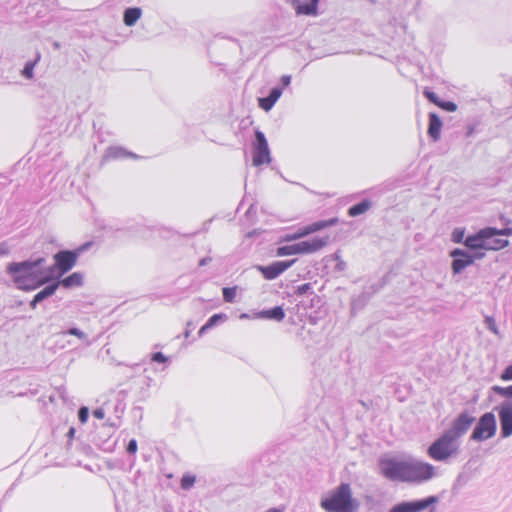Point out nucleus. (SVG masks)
<instances>
[{"label":"nucleus","mask_w":512,"mask_h":512,"mask_svg":"<svg viewBox=\"0 0 512 512\" xmlns=\"http://www.w3.org/2000/svg\"><path fill=\"white\" fill-rule=\"evenodd\" d=\"M237 295V286L224 287L222 289V296L225 302L234 303Z\"/></svg>","instance_id":"obj_31"},{"label":"nucleus","mask_w":512,"mask_h":512,"mask_svg":"<svg viewBox=\"0 0 512 512\" xmlns=\"http://www.w3.org/2000/svg\"><path fill=\"white\" fill-rule=\"evenodd\" d=\"M92 415L97 419H103L105 417V409L99 407L93 410Z\"/></svg>","instance_id":"obj_47"},{"label":"nucleus","mask_w":512,"mask_h":512,"mask_svg":"<svg viewBox=\"0 0 512 512\" xmlns=\"http://www.w3.org/2000/svg\"><path fill=\"white\" fill-rule=\"evenodd\" d=\"M436 475L435 467L423 461H407L406 482L423 483Z\"/></svg>","instance_id":"obj_8"},{"label":"nucleus","mask_w":512,"mask_h":512,"mask_svg":"<svg viewBox=\"0 0 512 512\" xmlns=\"http://www.w3.org/2000/svg\"><path fill=\"white\" fill-rule=\"evenodd\" d=\"M276 103L272 101L268 96L261 97L258 99V105L261 109L268 112L270 111Z\"/></svg>","instance_id":"obj_37"},{"label":"nucleus","mask_w":512,"mask_h":512,"mask_svg":"<svg viewBox=\"0 0 512 512\" xmlns=\"http://www.w3.org/2000/svg\"><path fill=\"white\" fill-rule=\"evenodd\" d=\"M142 10L139 7H128L123 12V22L126 26L132 27L140 19Z\"/></svg>","instance_id":"obj_24"},{"label":"nucleus","mask_w":512,"mask_h":512,"mask_svg":"<svg viewBox=\"0 0 512 512\" xmlns=\"http://www.w3.org/2000/svg\"><path fill=\"white\" fill-rule=\"evenodd\" d=\"M89 418V409L86 406H82L78 410V419L79 421L84 424L87 422Z\"/></svg>","instance_id":"obj_43"},{"label":"nucleus","mask_w":512,"mask_h":512,"mask_svg":"<svg viewBox=\"0 0 512 512\" xmlns=\"http://www.w3.org/2000/svg\"><path fill=\"white\" fill-rule=\"evenodd\" d=\"M127 158L140 159L141 157L134 152L128 151L122 146H109L103 155L102 161L123 160Z\"/></svg>","instance_id":"obj_19"},{"label":"nucleus","mask_w":512,"mask_h":512,"mask_svg":"<svg viewBox=\"0 0 512 512\" xmlns=\"http://www.w3.org/2000/svg\"><path fill=\"white\" fill-rule=\"evenodd\" d=\"M423 95L425 96V98H426L429 102H431V103H433V104H435V105H438V103H439V102H440V100H441V99L438 97V95H437L434 91L430 90L429 88H425V89H424V91H423Z\"/></svg>","instance_id":"obj_38"},{"label":"nucleus","mask_w":512,"mask_h":512,"mask_svg":"<svg viewBox=\"0 0 512 512\" xmlns=\"http://www.w3.org/2000/svg\"><path fill=\"white\" fill-rule=\"evenodd\" d=\"M92 246L93 242L88 241L75 249H63L55 253L53 256L54 264L49 267H45L46 274H49L50 276V282L69 272L76 265L80 255L88 251Z\"/></svg>","instance_id":"obj_3"},{"label":"nucleus","mask_w":512,"mask_h":512,"mask_svg":"<svg viewBox=\"0 0 512 512\" xmlns=\"http://www.w3.org/2000/svg\"><path fill=\"white\" fill-rule=\"evenodd\" d=\"M211 328L205 323L198 331V336L202 337L207 331H209Z\"/></svg>","instance_id":"obj_51"},{"label":"nucleus","mask_w":512,"mask_h":512,"mask_svg":"<svg viewBox=\"0 0 512 512\" xmlns=\"http://www.w3.org/2000/svg\"><path fill=\"white\" fill-rule=\"evenodd\" d=\"M39 303H41L40 300H37V298L34 296L33 299L30 301V307L32 309H35Z\"/></svg>","instance_id":"obj_53"},{"label":"nucleus","mask_w":512,"mask_h":512,"mask_svg":"<svg viewBox=\"0 0 512 512\" xmlns=\"http://www.w3.org/2000/svg\"><path fill=\"white\" fill-rule=\"evenodd\" d=\"M61 334L63 336H69L76 340L77 345H83L89 347L93 344V339L90 338L89 334L80 329L75 325L65 324L61 327Z\"/></svg>","instance_id":"obj_17"},{"label":"nucleus","mask_w":512,"mask_h":512,"mask_svg":"<svg viewBox=\"0 0 512 512\" xmlns=\"http://www.w3.org/2000/svg\"><path fill=\"white\" fill-rule=\"evenodd\" d=\"M370 295L367 296V298L369 297ZM363 297L366 298V292H363Z\"/></svg>","instance_id":"obj_61"},{"label":"nucleus","mask_w":512,"mask_h":512,"mask_svg":"<svg viewBox=\"0 0 512 512\" xmlns=\"http://www.w3.org/2000/svg\"><path fill=\"white\" fill-rule=\"evenodd\" d=\"M338 223V218L333 217L328 220H319L315 221L309 225L303 226L298 228L296 231L297 236H299V239L306 237L310 234H313L315 232L321 231L327 227L334 226Z\"/></svg>","instance_id":"obj_18"},{"label":"nucleus","mask_w":512,"mask_h":512,"mask_svg":"<svg viewBox=\"0 0 512 512\" xmlns=\"http://www.w3.org/2000/svg\"><path fill=\"white\" fill-rule=\"evenodd\" d=\"M465 229L464 228H455L451 234V240L454 243H463L465 240Z\"/></svg>","instance_id":"obj_36"},{"label":"nucleus","mask_w":512,"mask_h":512,"mask_svg":"<svg viewBox=\"0 0 512 512\" xmlns=\"http://www.w3.org/2000/svg\"><path fill=\"white\" fill-rule=\"evenodd\" d=\"M271 160L270 149L266 136L262 131L257 129L255 131L253 141V165L259 167L264 164H269Z\"/></svg>","instance_id":"obj_10"},{"label":"nucleus","mask_w":512,"mask_h":512,"mask_svg":"<svg viewBox=\"0 0 512 512\" xmlns=\"http://www.w3.org/2000/svg\"><path fill=\"white\" fill-rule=\"evenodd\" d=\"M275 254L278 257L298 255L296 243L278 246Z\"/></svg>","instance_id":"obj_30"},{"label":"nucleus","mask_w":512,"mask_h":512,"mask_svg":"<svg viewBox=\"0 0 512 512\" xmlns=\"http://www.w3.org/2000/svg\"><path fill=\"white\" fill-rule=\"evenodd\" d=\"M381 286H371V288L373 289L372 293L378 291V289L380 288Z\"/></svg>","instance_id":"obj_60"},{"label":"nucleus","mask_w":512,"mask_h":512,"mask_svg":"<svg viewBox=\"0 0 512 512\" xmlns=\"http://www.w3.org/2000/svg\"><path fill=\"white\" fill-rule=\"evenodd\" d=\"M490 391L505 400L494 407L500 422V436L509 438L512 436V385L503 387L493 385Z\"/></svg>","instance_id":"obj_4"},{"label":"nucleus","mask_w":512,"mask_h":512,"mask_svg":"<svg viewBox=\"0 0 512 512\" xmlns=\"http://www.w3.org/2000/svg\"><path fill=\"white\" fill-rule=\"evenodd\" d=\"M138 449V444L135 439H131L127 446H126V452L130 455H135Z\"/></svg>","instance_id":"obj_45"},{"label":"nucleus","mask_w":512,"mask_h":512,"mask_svg":"<svg viewBox=\"0 0 512 512\" xmlns=\"http://www.w3.org/2000/svg\"><path fill=\"white\" fill-rule=\"evenodd\" d=\"M196 482V477L192 474H184L181 478V488L184 490L191 489Z\"/></svg>","instance_id":"obj_34"},{"label":"nucleus","mask_w":512,"mask_h":512,"mask_svg":"<svg viewBox=\"0 0 512 512\" xmlns=\"http://www.w3.org/2000/svg\"><path fill=\"white\" fill-rule=\"evenodd\" d=\"M428 120L427 134L434 142H436L440 139L441 129L443 126L442 121L434 112L429 113Z\"/></svg>","instance_id":"obj_23"},{"label":"nucleus","mask_w":512,"mask_h":512,"mask_svg":"<svg viewBox=\"0 0 512 512\" xmlns=\"http://www.w3.org/2000/svg\"><path fill=\"white\" fill-rule=\"evenodd\" d=\"M10 252V249L6 243H0V256L8 255Z\"/></svg>","instance_id":"obj_49"},{"label":"nucleus","mask_w":512,"mask_h":512,"mask_svg":"<svg viewBox=\"0 0 512 512\" xmlns=\"http://www.w3.org/2000/svg\"><path fill=\"white\" fill-rule=\"evenodd\" d=\"M56 337H58L56 344L60 349H65L72 346H78L75 339L69 337V336H63L61 334V329L59 331H56L54 333Z\"/></svg>","instance_id":"obj_29"},{"label":"nucleus","mask_w":512,"mask_h":512,"mask_svg":"<svg viewBox=\"0 0 512 512\" xmlns=\"http://www.w3.org/2000/svg\"><path fill=\"white\" fill-rule=\"evenodd\" d=\"M320 0H290L296 14L316 16Z\"/></svg>","instance_id":"obj_20"},{"label":"nucleus","mask_w":512,"mask_h":512,"mask_svg":"<svg viewBox=\"0 0 512 512\" xmlns=\"http://www.w3.org/2000/svg\"><path fill=\"white\" fill-rule=\"evenodd\" d=\"M190 333H191V330L190 329H186V331H185V338H188Z\"/></svg>","instance_id":"obj_59"},{"label":"nucleus","mask_w":512,"mask_h":512,"mask_svg":"<svg viewBox=\"0 0 512 512\" xmlns=\"http://www.w3.org/2000/svg\"><path fill=\"white\" fill-rule=\"evenodd\" d=\"M493 231L492 235L489 236V239L485 240V250H500L509 245V241L507 239L499 238V236H510L512 235V228L505 227L502 229H497L495 227H491Z\"/></svg>","instance_id":"obj_15"},{"label":"nucleus","mask_w":512,"mask_h":512,"mask_svg":"<svg viewBox=\"0 0 512 512\" xmlns=\"http://www.w3.org/2000/svg\"><path fill=\"white\" fill-rule=\"evenodd\" d=\"M297 259L274 261L269 265H258L257 270L266 280H274L296 263Z\"/></svg>","instance_id":"obj_13"},{"label":"nucleus","mask_w":512,"mask_h":512,"mask_svg":"<svg viewBox=\"0 0 512 512\" xmlns=\"http://www.w3.org/2000/svg\"><path fill=\"white\" fill-rule=\"evenodd\" d=\"M460 442L453 440L444 431L428 447L427 455L434 461L447 462L459 453Z\"/></svg>","instance_id":"obj_5"},{"label":"nucleus","mask_w":512,"mask_h":512,"mask_svg":"<svg viewBox=\"0 0 512 512\" xmlns=\"http://www.w3.org/2000/svg\"><path fill=\"white\" fill-rule=\"evenodd\" d=\"M46 284L47 285L42 290H40L34 295L37 298V300H40V302H43L45 299L54 295L58 289V284H56L53 281L48 282Z\"/></svg>","instance_id":"obj_28"},{"label":"nucleus","mask_w":512,"mask_h":512,"mask_svg":"<svg viewBox=\"0 0 512 512\" xmlns=\"http://www.w3.org/2000/svg\"><path fill=\"white\" fill-rule=\"evenodd\" d=\"M253 318L280 322L285 318V311L282 306H274L272 308L264 309L255 313Z\"/></svg>","instance_id":"obj_22"},{"label":"nucleus","mask_w":512,"mask_h":512,"mask_svg":"<svg viewBox=\"0 0 512 512\" xmlns=\"http://www.w3.org/2000/svg\"><path fill=\"white\" fill-rule=\"evenodd\" d=\"M500 379L506 382L512 381V364L505 367L500 375Z\"/></svg>","instance_id":"obj_44"},{"label":"nucleus","mask_w":512,"mask_h":512,"mask_svg":"<svg viewBox=\"0 0 512 512\" xmlns=\"http://www.w3.org/2000/svg\"><path fill=\"white\" fill-rule=\"evenodd\" d=\"M452 260L453 274H460L466 267L472 265L476 259H482L485 254L483 252H475L473 254L468 251L455 248L450 251Z\"/></svg>","instance_id":"obj_12"},{"label":"nucleus","mask_w":512,"mask_h":512,"mask_svg":"<svg viewBox=\"0 0 512 512\" xmlns=\"http://www.w3.org/2000/svg\"><path fill=\"white\" fill-rule=\"evenodd\" d=\"M500 219L506 225V227H509L508 225L511 223V220L505 218L504 216H501Z\"/></svg>","instance_id":"obj_55"},{"label":"nucleus","mask_w":512,"mask_h":512,"mask_svg":"<svg viewBox=\"0 0 512 512\" xmlns=\"http://www.w3.org/2000/svg\"><path fill=\"white\" fill-rule=\"evenodd\" d=\"M125 408H126V404L124 403V401L121 399H117L114 404V408H113L117 422L107 420V422L105 423V426H108L113 429H116L117 427H119L120 419L125 411Z\"/></svg>","instance_id":"obj_27"},{"label":"nucleus","mask_w":512,"mask_h":512,"mask_svg":"<svg viewBox=\"0 0 512 512\" xmlns=\"http://www.w3.org/2000/svg\"><path fill=\"white\" fill-rule=\"evenodd\" d=\"M75 433H76L75 428H74V427H70V428H69V430H68V432H67V437H68L69 439H73V438H74Z\"/></svg>","instance_id":"obj_54"},{"label":"nucleus","mask_w":512,"mask_h":512,"mask_svg":"<svg viewBox=\"0 0 512 512\" xmlns=\"http://www.w3.org/2000/svg\"><path fill=\"white\" fill-rule=\"evenodd\" d=\"M497 431V420L493 412L482 414L470 435V440L483 442L495 436Z\"/></svg>","instance_id":"obj_6"},{"label":"nucleus","mask_w":512,"mask_h":512,"mask_svg":"<svg viewBox=\"0 0 512 512\" xmlns=\"http://www.w3.org/2000/svg\"><path fill=\"white\" fill-rule=\"evenodd\" d=\"M194 328V325L192 322H188L187 323V329H190L192 331V329Z\"/></svg>","instance_id":"obj_58"},{"label":"nucleus","mask_w":512,"mask_h":512,"mask_svg":"<svg viewBox=\"0 0 512 512\" xmlns=\"http://www.w3.org/2000/svg\"><path fill=\"white\" fill-rule=\"evenodd\" d=\"M299 236H297L296 232L294 233H287L282 237V242H291L298 240Z\"/></svg>","instance_id":"obj_46"},{"label":"nucleus","mask_w":512,"mask_h":512,"mask_svg":"<svg viewBox=\"0 0 512 512\" xmlns=\"http://www.w3.org/2000/svg\"><path fill=\"white\" fill-rule=\"evenodd\" d=\"M55 283L58 284V287H63L65 289H73L83 286L84 284V273L76 271L65 277L56 278Z\"/></svg>","instance_id":"obj_21"},{"label":"nucleus","mask_w":512,"mask_h":512,"mask_svg":"<svg viewBox=\"0 0 512 512\" xmlns=\"http://www.w3.org/2000/svg\"><path fill=\"white\" fill-rule=\"evenodd\" d=\"M170 359L168 356L164 355L162 352H153L150 355V364H169Z\"/></svg>","instance_id":"obj_32"},{"label":"nucleus","mask_w":512,"mask_h":512,"mask_svg":"<svg viewBox=\"0 0 512 512\" xmlns=\"http://www.w3.org/2000/svg\"><path fill=\"white\" fill-rule=\"evenodd\" d=\"M333 258H334L337 262H339V259H341V257H340V255H339V253H338V252H336V253H334V254H333Z\"/></svg>","instance_id":"obj_57"},{"label":"nucleus","mask_w":512,"mask_h":512,"mask_svg":"<svg viewBox=\"0 0 512 512\" xmlns=\"http://www.w3.org/2000/svg\"><path fill=\"white\" fill-rule=\"evenodd\" d=\"M227 315L224 313H216L213 314L207 321L206 324L212 329L216 325H218L221 322H224L227 320Z\"/></svg>","instance_id":"obj_33"},{"label":"nucleus","mask_w":512,"mask_h":512,"mask_svg":"<svg viewBox=\"0 0 512 512\" xmlns=\"http://www.w3.org/2000/svg\"><path fill=\"white\" fill-rule=\"evenodd\" d=\"M283 93V88L280 86L272 87L268 93V97L275 103L279 100Z\"/></svg>","instance_id":"obj_39"},{"label":"nucleus","mask_w":512,"mask_h":512,"mask_svg":"<svg viewBox=\"0 0 512 512\" xmlns=\"http://www.w3.org/2000/svg\"><path fill=\"white\" fill-rule=\"evenodd\" d=\"M312 289L311 283H304L296 287L295 294L297 296L311 295L314 293Z\"/></svg>","instance_id":"obj_35"},{"label":"nucleus","mask_w":512,"mask_h":512,"mask_svg":"<svg viewBox=\"0 0 512 512\" xmlns=\"http://www.w3.org/2000/svg\"><path fill=\"white\" fill-rule=\"evenodd\" d=\"M438 501L439 498L435 495L411 501H402L393 505L389 512H423L427 509H429L428 512H436L434 505Z\"/></svg>","instance_id":"obj_9"},{"label":"nucleus","mask_w":512,"mask_h":512,"mask_svg":"<svg viewBox=\"0 0 512 512\" xmlns=\"http://www.w3.org/2000/svg\"><path fill=\"white\" fill-rule=\"evenodd\" d=\"M493 231L491 227H485L474 234H469L464 240V246L476 252H478V250H485V240L489 239Z\"/></svg>","instance_id":"obj_14"},{"label":"nucleus","mask_w":512,"mask_h":512,"mask_svg":"<svg viewBox=\"0 0 512 512\" xmlns=\"http://www.w3.org/2000/svg\"><path fill=\"white\" fill-rule=\"evenodd\" d=\"M335 269L337 271H344L346 269V262L342 259H339V262L336 263Z\"/></svg>","instance_id":"obj_50"},{"label":"nucleus","mask_w":512,"mask_h":512,"mask_svg":"<svg viewBox=\"0 0 512 512\" xmlns=\"http://www.w3.org/2000/svg\"><path fill=\"white\" fill-rule=\"evenodd\" d=\"M250 315L248 313H242L240 314V319H249Z\"/></svg>","instance_id":"obj_56"},{"label":"nucleus","mask_w":512,"mask_h":512,"mask_svg":"<svg viewBox=\"0 0 512 512\" xmlns=\"http://www.w3.org/2000/svg\"><path fill=\"white\" fill-rule=\"evenodd\" d=\"M44 257L30 258L19 262H11L6 266V273L11 277L16 288L22 291H34L50 282L46 274Z\"/></svg>","instance_id":"obj_1"},{"label":"nucleus","mask_w":512,"mask_h":512,"mask_svg":"<svg viewBox=\"0 0 512 512\" xmlns=\"http://www.w3.org/2000/svg\"><path fill=\"white\" fill-rule=\"evenodd\" d=\"M371 206L372 203L369 199H363L362 201L350 206L347 213L350 217H357L366 213Z\"/></svg>","instance_id":"obj_25"},{"label":"nucleus","mask_w":512,"mask_h":512,"mask_svg":"<svg viewBox=\"0 0 512 512\" xmlns=\"http://www.w3.org/2000/svg\"><path fill=\"white\" fill-rule=\"evenodd\" d=\"M41 59V53L39 51H37L35 53V56L33 59H30L28 60L23 69L21 70V75L25 78V79H28V80H31L33 79L34 77V68L35 66L38 64V62L40 61Z\"/></svg>","instance_id":"obj_26"},{"label":"nucleus","mask_w":512,"mask_h":512,"mask_svg":"<svg viewBox=\"0 0 512 512\" xmlns=\"http://www.w3.org/2000/svg\"><path fill=\"white\" fill-rule=\"evenodd\" d=\"M475 420L474 416L467 410H464L453 419L450 427L444 430V432L453 440L459 441L468 432Z\"/></svg>","instance_id":"obj_11"},{"label":"nucleus","mask_w":512,"mask_h":512,"mask_svg":"<svg viewBox=\"0 0 512 512\" xmlns=\"http://www.w3.org/2000/svg\"><path fill=\"white\" fill-rule=\"evenodd\" d=\"M292 77L291 75H283L280 78V83L282 88L288 87L291 84Z\"/></svg>","instance_id":"obj_48"},{"label":"nucleus","mask_w":512,"mask_h":512,"mask_svg":"<svg viewBox=\"0 0 512 512\" xmlns=\"http://www.w3.org/2000/svg\"><path fill=\"white\" fill-rule=\"evenodd\" d=\"M320 506L326 512H358L360 503L353 497L350 484L342 482L321 499Z\"/></svg>","instance_id":"obj_2"},{"label":"nucleus","mask_w":512,"mask_h":512,"mask_svg":"<svg viewBox=\"0 0 512 512\" xmlns=\"http://www.w3.org/2000/svg\"><path fill=\"white\" fill-rule=\"evenodd\" d=\"M484 323L488 330H490L494 334H498V327H497L496 321L493 317L485 316Z\"/></svg>","instance_id":"obj_40"},{"label":"nucleus","mask_w":512,"mask_h":512,"mask_svg":"<svg viewBox=\"0 0 512 512\" xmlns=\"http://www.w3.org/2000/svg\"><path fill=\"white\" fill-rule=\"evenodd\" d=\"M329 242V237H313L296 243L298 255L312 254L324 248Z\"/></svg>","instance_id":"obj_16"},{"label":"nucleus","mask_w":512,"mask_h":512,"mask_svg":"<svg viewBox=\"0 0 512 512\" xmlns=\"http://www.w3.org/2000/svg\"><path fill=\"white\" fill-rule=\"evenodd\" d=\"M437 106L447 112H454L457 110V105L452 101L440 100Z\"/></svg>","instance_id":"obj_41"},{"label":"nucleus","mask_w":512,"mask_h":512,"mask_svg":"<svg viewBox=\"0 0 512 512\" xmlns=\"http://www.w3.org/2000/svg\"><path fill=\"white\" fill-rule=\"evenodd\" d=\"M380 473L390 481L406 482L407 461L384 457L378 461Z\"/></svg>","instance_id":"obj_7"},{"label":"nucleus","mask_w":512,"mask_h":512,"mask_svg":"<svg viewBox=\"0 0 512 512\" xmlns=\"http://www.w3.org/2000/svg\"><path fill=\"white\" fill-rule=\"evenodd\" d=\"M310 296H312V298L310 299V304H306L305 301H301V306L304 307V308H308V307H315V306H319L320 303H321V298L316 295L315 293L311 294Z\"/></svg>","instance_id":"obj_42"},{"label":"nucleus","mask_w":512,"mask_h":512,"mask_svg":"<svg viewBox=\"0 0 512 512\" xmlns=\"http://www.w3.org/2000/svg\"><path fill=\"white\" fill-rule=\"evenodd\" d=\"M212 261V258L211 257H204L202 259L199 260V263L198 265L200 267H203V266H206L208 263H210Z\"/></svg>","instance_id":"obj_52"}]
</instances>
